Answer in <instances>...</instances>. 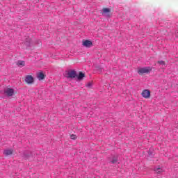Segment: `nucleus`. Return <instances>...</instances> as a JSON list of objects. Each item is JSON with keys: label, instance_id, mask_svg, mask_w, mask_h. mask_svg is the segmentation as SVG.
Masks as SVG:
<instances>
[{"label": "nucleus", "instance_id": "8", "mask_svg": "<svg viewBox=\"0 0 178 178\" xmlns=\"http://www.w3.org/2000/svg\"><path fill=\"white\" fill-rule=\"evenodd\" d=\"M111 8H105L102 9V15L106 17H111Z\"/></svg>", "mask_w": 178, "mask_h": 178}, {"label": "nucleus", "instance_id": "4", "mask_svg": "<svg viewBox=\"0 0 178 178\" xmlns=\"http://www.w3.org/2000/svg\"><path fill=\"white\" fill-rule=\"evenodd\" d=\"M24 44L27 48H30L33 45V36L26 35Z\"/></svg>", "mask_w": 178, "mask_h": 178}, {"label": "nucleus", "instance_id": "19", "mask_svg": "<svg viewBox=\"0 0 178 178\" xmlns=\"http://www.w3.org/2000/svg\"><path fill=\"white\" fill-rule=\"evenodd\" d=\"M87 87H88V88H91V87H92V83H91V82L88 83Z\"/></svg>", "mask_w": 178, "mask_h": 178}, {"label": "nucleus", "instance_id": "20", "mask_svg": "<svg viewBox=\"0 0 178 178\" xmlns=\"http://www.w3.org/2000/svg\"><path fill=\"white\" fill-rule=\"evenodd\" d=\"M175 37H176L177 38H178V31H177L175 32Z\"/></svg>", "mask_w": 178, "mask_h": 178}, {"label": "nucleus", "instance_id": "16", "mask_svg": "<svg viewBox=\"0 0 178 178\" xmlns=\"http://www.w3.org/2000/svg\"><path fill=\"white\" fill-rule=\"evenodd\" d=\"M95 70L99 72V73H102V67L99 65H97L95 67Z\"/></svg>", "mask_w": 178, "mask_h": 178}, {"label": "nucleus", "instance_id": "7", "mask_svg": "<svg viewBox=\"0 0 178 178\" xmlns=\"http://www.w3.org/2000/svg\"><path fill=\"white\" fill-rule=\"evenodd\" d=\"M4 94H6L8 97H13V94H15V90L13 88H8L4 90Z\"/></svg>", "mask_w": 178, "mask_h": 178}, {"label": "nucleus", "instance_id": "9", "mask_svg": "<svg viewBox=\"0 0 178 178\" xmlns=\"http://www.w3.org/2000/svg\"><path fill=\"white\" fill-rule=\"evenodd\" d=\"M141 95L143 97V98H149V97H151V91H149L148 89H145L142 92Z\"/></svg>", "mask_w": 178, "mask_h": 178}, {"label": "nucleus", "instance_id": "14", "mask_svg": "<svg viewBox=\"0 0 178 178\" xmlns=\"http://www.w3.org/2000/svg\"><path fill=\"white\" fill-rule=\"evenodd\" d=\"M147 156L149 158H154V156H155V152L154 150H152L151 149L147 151Z\"/></svg>", "mask_w": 178, "mask_h": 178}, {"label": "nucleus", "instance_id": "6", "mask_svg": "<svg viewBox=\"0 0 178 178\" xmlns=\"http://www.w3.org/2000/svg\"><path fill=\"white\" fill-rule=\"evenodd\" d=\"M110 163L113 165H116V163H119V156L113 155L111 158H110Z\"/></svg>", "mask_w": 178, "mask_h": 178}, {"label": "nucleus", "instance_id": "11", "mask_svg": "<svg viewBox=\"0 0 178 178\" xmlns=\"http://www.w3.org/2000/svg\"><path fill=\"white\" fill-rule=\"evenodd\" d=\"M154 171L157 175H162L163 173V168H161L159 165L154 168Z\"/></svg>", "mask_w": 178, "mask_h": 178}, {"label": "nucleus", "instance_id": "12", "mask_svg": "<svg viewBox=\"0 0 178 178\" xmlns=\"http://www.w3.org/2000/svg\"><path fill=\"white\" fill-rule=\"evenodd\" d=\"M13 154V149H7L3 151V154L6 155V156H9V155H12Z\"/></svg>", "mask_w": 178, "mask_h": 178}, {"label": "nucleus", "instance_id": "1", "mask_svg": "<svg viewBox=\"0 0 178 178\" xmlns=\"http://www.w3.org/2000/svg\"><path fill=\"white\" fill-rule=\"evenodd\" d=\"M65 77H66V79H71V80L75 79L76 81H83L84 77H86V74L83 72H79V74H77L76 70H70L65 71Z\"/></svg>", "mask_w": 178, "mask_h": 178}, {"label": "nucleus", "instance_id": "3", "mask_svg": "<svg viewBox=\"0 0 178 178\" xmlns=\"http://www.w3.org/2000/svg\"><path fill=\"white\" fill-rule=\"evenodd\" d=\"M22 158L24 159H34V152L30 151H24L22 154Z\"/></svg>", "mask_w": 178, "mask_h": 178}, {"label": "nucleus", "instance_id": "5", "mask_svg": "<svg viewBox=\"0 0 178 178\" xmlns=\"http://www.w3.org/2000/svg\"><path fill=\"white\" fill-rule=\"evenodd\" d=\"M82 45L86 48H91L92 47V42L90 40H83Z\"/></svg>", "mask_w": 178, "mask_h": 178}, {"label": "nucleus", "instance_id": "17", "mask_svg": "<svg viewBox=\"0 0 178 178\" xmlns=\"http://www.w3.org/2000/svg\"><path fill=\"white\" fill-rule=\"evenodd\" d=\"M157 63H159V65H161L162 66H165V61L163 60H159L157 62Z\"/></svg>", "mask_w": 178, "mask_h": 178}, {"label": "nucleus", "instance_id": "13", "mask_svg": "<svg viewBox=\"0 0 178 178\" xmlns=\"http://www.w3.org/2000/svg\"><path fill=\"white\" fill-rule=\"evenodd\" d=\"M37 77L38 80H44L45 79V74L42 72H38Z\"/></svg>", "mask_w": 178, "mask_h": 178}, {"label": "nucleus", "instance_id": "15", "mask_svg": "<svg viewBox=\"0 0 178 178\" xmlns=\"http://www.w3.org/2000/svg\"><path fill=\"white\" fill-rule=\"evenodd\" d=\"M17 65L19 66V67H22L23 66H25L26 63L23 60H18Z\"/></svg>", "mask_w": 178, "mask_h": 178}, {"label": "nucleus", "instance_id": "18", "mask_svg": "<svg viewBox=\"0 0 178 178\" xmlns=\"http://www.w3.org/2000/svg\"><path fill=\"white\" fill-rule=\"evenodd\" d=\"M70 138H71V140H76V138H77V136L74 134H72L70 136Z\"/></svg>", "mask_w": 178, "mask_h": 178}, {"label": "nucleus", "instance_id": "2", "mask_svg": "<svg viewBox=\"0 0 178 178\" xmlns=\"http://www.w3.org/2000/svg\"><path fill=\"white\" fill-rule=\"evenodd\" d=\"M152 71V67H143L138 69V73L140 75L144 74H148V73H151Z\"/></svg>", "mask_w": 178, "mask_h": 178}, {"label": "nucleus", "instance_id": "10", "mask_svg": "<svg viewBox=\"0 0 178 178\" xmlns=\"http://www.w3.org/2000/svg\"><path fill=\"white\" fill-rule=\"evenodd\" d=\"M25 81L27 84H33V83H34V77L31 75H27L25 77Z\"/></svg>", "mask_w": 178, "mask_h": 178}]
</instances>
